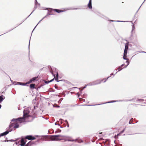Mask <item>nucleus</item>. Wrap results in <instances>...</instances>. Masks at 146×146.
Segmentation results:
<instances>
[{"label":"nucleus","instance_id":"nucleus-1","mask_svg":"<svg viewBox=\"0 0 146 146\" xmlns=\"http://www.w3.org/2000/svg\"><path fill=\"white\" fill-rule=\"evenodd\" d=\"M30 108H28L25 109L23 111V116L22 117H19L17 119H13L11 120L12 122H17L18 121L24 122L25 120L29 117L30 115Z\"/></svg>","mask_w":146,"mask_h":146},{"label":"nucleus","instance_id":"nucleus-2","mask_svg":"<svg viewBox=\"0 0 146 146\" xmlns=\"http://www.w3.org/2000/svg\"><path fill=\"white\" fill-rule=\"evenodd\" d=\"M65 137V136L64 135H52L50 137V139H51V141H57L61 140V139H60V138L58 137Z\"/></svg>","mask_w":146,"mask_h":146},{"label":"nucleus","instance_id":"nucleus-3","mask_svg":"<svg viewBox=\"0 0 146 146\" xmlns=\"http://www.w3.org/2000/svg\"><path fill=\"white\" fill-rule=\"evenodd\" d=\"M19 125L18 123H11L9 125V129H13V127L14 128H18L19 127Z\"/></svg>","mask_w":146,"mask_h":146},{"label":"nucleus","instance_id":"nucleus-4","mask_svg":"<svg viewBox=\"0 0 146 146\" xmlns=\"http://www.w3.org/2000/svg\"><path fill=\"white\" fill-rule=\"evenodd\" d=\"M55 73H56V76H55V74H54L53 73V72H52L51 73L52 74V75L53 76H54V78L52 80H50L48 82H52V81H53L54 80V79L55 78V80L57 81V82H59V81L58 80V72H55Z\"/></svg>","mask_w":146,"mask_h":146},{"label":"nucleus","instance_id":"nucleus-5","mask_svg":"<svg viewBox=\"0 0 146 146\" xmlns=\"http://www.w3.org/2000/svg\"><path fill=\"white\" fill-rule=\"evenodd\" d=\"M101 83V81L100 80H97L92 82L88 84H87L88 86H92V85H97Z\"/></svg>","mask_w":146,"mask_h":146},{"label":"nucleus","instance_id":"nucleus-6","mask_svg":"<svg viewBox=\"0 0 146 146\" xmlns=\"http://www.w3.org/2000/svg\"><path fill=\"white\" fill-rule=\"evenodd\" d=\"M12 130V129H9V127L7 128V131L3 132L5 135L7 134L9 132L11 131Z\"/></svg>","mask_w":146,"mask_h":146},{"label":"nucleus","instance_id":"nucleus-7","mask_svg":"<svg viewBox=\"0 0 146 146\" xmlns=\"http://www.w3.org/2000/svg\"><path fill=\"white\" fill-rule=\"evenodd\" d=\"M88 7L90 9L92 8V0H89V2L88 4Z\"/></svg>","mask_w":146,"mask_h":146},{"label":"nucleus","instance_id":"nucleus-8","mask_svg":"<svg viewBox=\"0 0 146 146\" xmlns=\"http://www.w3.org/2000/svg\"><path fill=\"white\" fill-rule=\"evenodd\" d=\"M21 144H20L21 146H24L25 145V142L23 139H22L21 140Z\"/></svg>","mask_w":146,"mask_h":146},{"label":"nucleus","instance_id":"nucleus-9","mask_svg":"<svg viewBox=\"0 0 146 146\" xmlns=\"http://www.w3.org/2000/svg\"><path fill=\"white\" fill-rule=\"evenodd\" d=\"M5 98V97L2 95L0 96V103H1L3 100Z\"/></svg>","mask_w":146,"mask_h":146},{"label":"nucleus","instance_id":"nucleus-10","mask_svg":"<svg viewBox=\"0 0 146 146\" xmlns=\"http://www.w3.org/2000/svg\"><path fill=\"white\" fill-rule=\"evenodd\" d=\"M36 78V77H34L33 78H32V79L30 80L28 82V83H30L32 81L35 80Z\"/></svg>","mask_w":146,"mask_h":146},{"label":"nucleus","instance_id":"nucleus-11","mask_svg":"<svg viewBox=\"0 0 146 146\" xmlns=\"http://www.w3.org/2000/svg\"><path fill=\"white\" fill-rule=\"evenodd\" d=\"M110 77H111L110 76H109L108 77V78H104V79H102V80H100L101 81V83L102 82H103V81L104 82H105L106 81V80H108V78H109Z\"/></svg>","mask_w":146,"mask_h":146},{"label":"nucleus","instance_id":"nucleus-12","mask_svg":"<svg viewBox=\"0 0 146 146\" xmlns=\"http://www.w3.org/2000/svg\"><path fill=\"white\" fill-rule=\"evenodd\" d=\"M32 136V135H28L27 136L25 137V138L29 140H31Z\"/></svg>","mask_w":146,"mask_h":146},{"label":"nucleus","instance_id":"nucleus-13","mask_svg":"<svg viewBox=\"0 0 146 146\" xmlns=\"http://www.w3.org/2000/svg\"><path fill=\"white\" fill-rule=\"evenodd\" d=\"M54 10L55 11L58 13H59L61 12H62L64 11L61 10L59 9H54Z\"/></svg>","mask_w":146,"mask_h":146},{"label":"nucleus","instance_id":"nucleus-14","mask_svg":"<svg viewBox=\"0 0 146 146\" xmlns=\"http://www.w3.org/2000/svg\"><path fill=\"white\" fill-rule=\"evenodd\" d=\"M132 29L131 31V32L132 33L133 32L134 33L135 31V26H134L133 24L132 25Z\"/></svg>","mask_w":146,"mask_h":146},{"label":"nucleus","instance_id":"nucleus-15","mask_svg":"<svg viewBox=\"0 0 146 146\" xmlns=\"http://www.w3.org/2000/svg\"><path fill=\"white\" fill-rule=\"evenodd\" d=\"M124 64H122V65H121V66H119L118 67V71H120L122 69V67L123 66H124Z\"/></svg>","mask_w":146,"mask_h":146},{"label":"nucleus","instance_id":"nucleus-16","mask_svg":"<svg viewBox=\"0 0 146 146\" xmlns=\"http://www.w3.org/2000/svg\"><path fill=\"white\" fill-rule=\"evenodd\" d=\"M16 83H17V84H19V85H24V86H25V84L22 83H21L20 82H17Z\"/></svg>","mask_w":146,"mask_h":146},{"label":"nucleus","instance_id":"nucleus-17","mask_svg":"<svg viewBox=\"0 0 146 146\" xmlns=\"http://www.w3.org/2000/svg\"><path fill=\"white\" fill-rule=\"evenodd\" d=\"M128 48V46L127 44H126L125 46V50H127Z\"/></svg>","mask_w":146,"mask_h":146},{"label":"nucleus","instance_id":"nucleus-18","mask_svg":"<svg viewBox=\"0 0 146 146\" xmlns=\"http://www.w3.org/2000/svg\"><path fill=\"white\" fill-rule=\"evenodd\" d=\"M35 86V84H30V87L31 88H34Z\"/></svg>","mask_w":146,"mask_h":146},{"label":"nucleus","instance_id":"nucleus-19","mask_svg":"<svg viewBox=\"0 0 146 146\" xmlns=\"http://www.w3.org/2000/svg\"><path fill=\"white\" fill-rule=\"evenodd\" d=\"M127 50H124V54H123V55H124V56L125 55H127Z\"/></svg>","mask_w":146,"mask_h":146},{"label":"nucleus","instance_id":"nucleus-20","mask_svg":"<svg viewBox=\"0 0 146 146\" xmlns=\"http://www.w3.org/2000/svg\"><path fill=\"white\" fill-rule=\"evenodd\" d=\"M129 60L128 59V60H127L126 62V63L127 64V65L125 66V68H126L129 64Z\"/></svg>","mask_w":146,"mask_h":146},{"label":"nucleus","instance_id":"nucleus-21","mask_svg":"<svg viewBox=\"0 0 146 146\" xmlns=\"http://www.w3.org/2000/svg\"><path fill=\"white\" fill-rule=\"evenodd\" d=\"M116 102V101H111L109 102H106V103H103V104L108 103H113V102Z\"/></svg>","mask_w":146,"mask_h":146},{"label":"nucleus","instance_id":"nucleus-22","mask_svg":"<svg viewBox=\"0 0 146 146\" xmlns=\"http://www.w3.org/2000/svg\"><path fill=\"white\" fill-rule=\"evenodd\" d=\"M125 130V129H124L123 130H122V131H121L120 132V133H119V134H118L117 135H120V134H121V133H123V132H124V131Z\"/></svg>","mask_w":146,"mask_h":146},{"label":"nucleus","instance_id":"nucleus-23","mask_svg":"<svg viewBox=\"0 0 146 146\" xmlns=\"http://www.w3.org/2000/svg\"><path fill=\"white\" fill-rule=\"evenodd\" d=\"M126 57H127V55H125L124 56V55H123V58L124 59L126 60H128V59H127Z\"/></svg>","mask_w":146,"mask_h":146},{"label":"nucleus","instance_id":"nucleus-24","mask_svg":"<svg viewBox=\"0 0 146 146\" xmlns=\"http://www.w3.org/2000/svg\"><path fill=\"white\" fill-rule=\"evenodd\" d=\"M102 104H96V105H84V106H95V105H101Z\"/></svg>","mask_w":146,"mask_h":146},{"label":"nucleus","instance_id":"nucleus-25","mask_svg":"<svg viewBox=\"0 0 146 146\" xmlns=\"http://www.w3.org/2000/svg\"><path fill=\"white\" fill-rule=\"evenodd\" d=\"M4 135H5L4 133H1L0 134V137H1V136H3Z\"/></svg>","mask_w":146,"mask_h":146},{"label":"nucleus","instance_id":"nucleus-26","mask_svg":"<svg viewBox=\"0 0 146 146\" xmlns=\"http://www.w3.org/2000/svg\"><path fill=\"white\" fill-rule=\"evenodd\" d=\"M77 142L79 143H80L81 142H82L83 141L82 140H80L78 141Z\"/></svg>","mask_w":146,"mask_h":146},{"label":"nucleus","instance_id":"nucleus-27","mask_svg":"<svg viewBox=\"0 0 146 146\" xmlns=\"http://www.w3.org/2000/svg\"><path fill=\"white\" fill-rule=\"evenodd\" d=\"M88 86L87 84H86L85 85V86L82 89V91L83 89L85 88L86 87Z\"/></svg>","mask_w":146,"mask_h":146},{"label":"nucleus","instance_id":"nucleus-28","mask_svg":"<svg viewBox=\"0 0 146 146\" xmlns=\"http://www.w3.org/2000/svg\"><path fill=\"white\" fill-rule=\"evenodd\" d=\"M35 139V137L32 136V139H31L32 140H33Z\"/></svg>","mask_w":146,"mask_h":146},{"label":"nucleus","instance_id":"nucleus-29","mask_svg":"<svg viewBox=\"0 0 146 146\" xmlns=\"http://www.w3.org/2000/svg\"><path fill=\"white\" fill-rule=\"evenodd\" d=\"M77 139L71 140V141H76Z\"/></svg>","mask_w":146,"mask_h":146},{"label":"nucleus","instance_id":"nucleus-30","mask_svg":"<svg viewBox=\"0 0 146 146\" xmlns=\"http://www.w3.org/2000/svg\"><path fill=\"white\" fill-rule=\"evenodd\" d=\"M65 141H71V140L68 139H67L65 140Z\"/></svg>","mask_w":146,"mask_h":146},{"label":"nucleus","instance_id":"nucleus-31","mask_svg":"<svg viewBox=\"0 0 146 146\" xmlns=\"http://www.w3.org/2000/svg\"><path fill=\"white\" fill-rule=\"evenodd\" d=\"M37 0H35V5H36V4H37Z\"/></svg>","mask_w":146,"mask_h":146},{"label":"nucleus","instance_id":"nucleus-32","mask_svg":"<svg viewBox=\"0 0 146 146\" xmlns=\"http://www.w3.org/2000/svg\"><path fill=\"white\" fill-rule=\"evenodd\" d=\"M46 17V16H45V17H43L41 20L39 22V23H38V24L45 17Z\"/></svg>","mask_w":146,"mask_h":146},{"label":"nucleus","instance_id":"nucleus-33","mask_svg":"<svg viewBox=\"0 0 146 146\" xmlns=\"http://www.w3.org/2000/svg\"><path fill=\"white\" fill-rule=\"evenodd\" d=\"M34 11V10L32 12V13H31V14L27 17L26 18V19H27V18H28L31 15V14L33 12V11Z\"/></svg>","mask_w":146,"mask_h":146},{"label":"nucleus","instance_id":"nucleus-34","mask_svg":"<svg viewBox=\"0 0 146 146\" xmlns=\"http://www.w3.org/2000/svg\"><path fill=\"white\" fill-rule=\"evenodd\" d=\"M45 83L46 84H48V83H49V82H47V81H45Z\"/></svg>","mask_w":146,"mask_h":146},{"label":"nucleus","instance_id":"nucleus-35","mask_svg":"<svg viewBox=\"0 0 146 146\" xmlns=\"http://www.w3.org/2000/svg\"><path fill=\"white\" fill-rule=\"evenodd\" d=\"M30 40H29V46H30Z\"/></svg>","mask_w":146,"mask_h":146},{"label":"nucleus","instance_id":"nucleus-36","mask_svg":"<svg viewBox=\"0 0 146 146\" xmlns=\"http://www.w3.org/2000/svg\"><path fill=\"white\" fill-rule=\"evenodd\" d=\"M110 75H113V76H114V75H113V73H111V74H110Z\"/></svg>","mask_w":146,"mask_h":146},{"label":"nucleus","instance_id":"nucleus-37","mask_svg":"<svg viewBox=\"0 0 146 146\" xmlns=\"http://www.w3.org/2000/svg\"><path fill=\"white\" fill-rule=\"evenodd\" d=\"M142 52L143 53H146V52H145V51H143Z\"/></svg>","mask_w":146,"mask_h":146},{"label":"nucleus","instance_id":"nucleus-38","mask_svg":"<svg viewBox=\"0 0 146 146\" xmlns=\"http://www.w3.org/2000/svg\"><path fill=\"white\" fill-rule=\"evenodd\" d=\"M38 25V24L36 25V26L35 27V28H34V29H33V30H34V29H35V27H36V26H37V25Z\"/></svg>","mask_w":146,"mask_h":146},{"label":"nucleus","instance_id":"nucleus-39","mask_svg":"<svg viewBox=\"0 0 146 146\" xmlns=\"http://www.w3.org/2000/svg\"><path fill=\"white\" fill-rule=\"evenodd\" d=\"M28 146V144H27V145H26L25 146Z\"/></svg>","mask_w":146,"mask_h":146},{"label":"nucleus","instance_id":"nucleus-40","mask_svg":"<svg viewBox=\"0 0 146 146\" xmlns=\"http://www.w3.org/2000/svg\"><path fill=\"white\" fill-rule=\"evenodd\" d=\"M77 88V87H74L73 88Z\"/></svg>","mask_w":146,"mask_h":146},{"label":"nucleus","instance_id":"nucleus-41","mask_svg":"<svg viewBox=\"0 0 146 146\" xmlns=\"http://www.w3.org/2000/svg\"><path fill=\"white\" fill-rule=\"evenodd\" d=\"M141 6L139 7V9H138V10H139V9H140V7H141Z\"/></svg>","mask_w":146,"mask_h":146},{"label":"nucleus","instance_id":"nucleus-42","mask_svg":"<svg viewBox=\"0 0 146 146\" xmlns=\"http://www.w3.org/2000/svg\"><path fill=\"white\" fill-rule=\"evenodd\" d=\"M117 22H123V21H117Z\"/></svg>","mask_w":146,"mask_h":146},{"label":"nucleus","instance_id":"nucleus-43","mask_svg":"<svg viewBox=\"0 0 146 146\" xmlns=\"http://www.w3.org/2000/svg\"><path fill=\"white\" fill-rule=\"evenodd\" d=\"M1 105L0 104V109L1 108Z\"/></svg>","mask_w":146,"mask_h":146},{"label":"nucleus","instance_id":"nucleus-44","mask_svg":"<svg viewBox=\"0 0 146 146\" xmlns=\"http://www.w3.org/2000/svg\"><path fill=\"white\" fill-rule=\"evenodd\" d=\"M59 107H60V106H57V107H58V108H59Z\"/></svg>","mask_w":146,"mask_h":146},{"label":"nucleus","instance_id":"nucleus-45","mask_svg":"<svg viewBox=\"0 0 146 146\" xmlns=\"http://www.w3.org/2000/svg\"><path fill=\"white\" fill-rule=\"evenodd\" d=\"M111 21H114L111 20Z\"/></svg>","mask_w":146,"mask_h":146},{"label":"nucleus","instance_id":"nucleus-46","mask_svg":"<svg viewBox=\"0 0 146 146\" xmlns=\"http://www.w3.org/2000/svg\"><path fill=\"white\" fill-rule=\"evenodd\" d=\"M115 70L116 71H117V69H115Z\"/></svg>","mask_w":146,"mask_h":146},{"label":"nucleus","instance_id":"nucleus-47","mask_svg":"<svg viewBox=\"0 0 146 146\" xmlns=\"http://www.w3.org/2000/svg\"><path fill=\"white\" fill-rule=\"evenodd\" d=\"M55 125H57V124H56V123H55Z\"/></svg>","mask_w":146,"mask_h":146},{"label":"nucleus","instance_id":"nucleus-48","mask_svg":"<svg viewBox=\"0 0 146 146\" xmlns=\"http://www.w3.org/2000/svg\"><path fill=\"white\" fill-rule=\"evenodd\" d=\"M68 138H71V137H68Z\"/></svg>","mask_w":146,"mask_h":146},{"label":"nucleus","instance_id":"nucleus-49","mask_svg":"<svg viewBox=\"0 0 146 146\" xmlns=\"http://www.w3.org/2000/svg\"><path fill=\"white\" fill-rule=\"evenodd\" d=\"M145 0L144 1V2H143V3H144V2L145 1Z\"/></svg>","mask_w":146,"mask_h":146},{"label":"nucleus","instance_id":"nucleus-50","mask_svg":"<svg viewBox=\"0 0 146 146\" xmlns=\"http://www.w3.org/2000/svg\"><path fill=\"white\" fill-rule=\"evenodd\" d=\"M130 121H129V124H130Z\"/></svg>","mask_w":146,"mask_h":146},{"label":"nucleus","instance_id":"nucleus-51","mask_svg":"<svg viewBox=\"0 0 146 146\" xmlns=\"http://www.w3.org/2000/svg\"><path fill=\"white\" fill-rule=\"evenodd\" d=\"M36 7H35V9H36Z\"/></svg>","mask_w":146,"mask_h":146},{"label":"nucleus","instance_id":"nucleus-52","mask_svg":"<svg viewBox=\"0 0 146 146\" xmlns=\"http://www.w3.org/2000/svg\"><path fill=\"white\" fill-rule=\"evenodd\" d=\"M100 133L101 134V133Z\"/></svg>","mask_w":146,"mask_h":146},{"label":"nucleus","instance_id":"nucleus-53","mask_svg":"<svg viewBox=\"0 0 146 146\" xmlns=\"http://www.w3.org/2000/svg\"><path fill=\"white\" fill-rule=\"evenodd\" d=\"M131 23H132V21H131Z\"/></svg>","mask_w":146,"mask_h":146},{"label":"nucleus","instance_id":"nucleus-54","mask_svg":"<svg viewBox=\"0 0 146 146\" xmlns=\"http://www.w3.org/2000/svg\"><path fill=\"white\" fill-rule=\"evenodd\" d=\"M143 3H142L141 5V6L142 5Z\"/></svg>","mask_w":146,"mask_h":146},{"label":"nucleus","instance_id":"nucleus-55","mask_svg":"<svg viewBox=\"0 0 146 146\" xmlns=\"http://www.w3.org/2000/svg\"><path fill=\"white\" fill-rule=\"evenodd\" d=\"M38 5H40V4H38Z\"/></svg>","mask_w":146,"mask_h":146},{"label":"nucleus","instance_id":"nucleus-56","mask_svg":"<svg viewBox=\"0 0 146 146\" xmlns=\"http://www.w3.org/2000/svg\"><path fill=\"white\" fill-rule=\"evenodd\" d=\"M143 3H142L141 5V6L142 5Z\"/></svg>","mask_w":146,"mask_h":146},{"label":"nucleus","instance_id":"nucleus-57","mask_svg":"<svg viewBox=\"0 0 146 146\" xmlns=\"http://www.w3.org/2000/svg\"><path fill=\"white\" fill-rule=\"evenodd\" d=\"M117 72H116L115 74H116L117 73Z\"/></svg>","mask_w":146,"mask_h":146}]
</instances>
